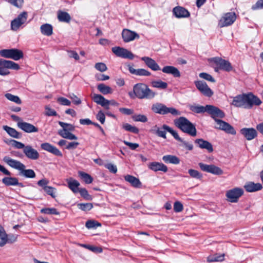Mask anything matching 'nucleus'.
I'll return each mask as SVG.
<instances>
[{
    "label": "nucleus",
    "mask_w": 263,
    "mask_h": 263,
    "mask_svg": "<svg viewBox=\"0 0 263 263\" xmlns=\"http://www.w3.org/2000/svg\"><path fill=\"white\" fill-rule=\"evenodd\" d=\"M190 109L196 114L208 112L216 122L218 126L216 128L224 131L226 133L235 135L236 132L234 128L228 123L217 118H223L225 114L223 111L217 107L212 105H206L205 106L192 105L189 106Z\"/></svg>",
    "instance_id": "nucleus-1"
},
{
    "label": "nucleus",
    "mask_w": 263,
    "mask_h": 263,
    "mask_svg": "<svg viewBox=\"0 0 263 263\" xmlns=\"http://www.w3.org/2000/svg\"><path fill=\"white\" fill-rule=\"evenodd\" d=\"M261 101L252 93H242L234 97L232 104L237 107L251 109L253 105L259 106Z\"/></svg>",
    "instance_id": "nucleus-2"
},
{
    "label": "nucleus",
    "mask_w": 263,
    "mask_h": 263,
    "mask_svg": "<svg viewBox=\"0 0 263 263\" xmlns=\"http://www.w3.org/2000/svg\"><path fill=\"white\" fill-rule=\"evenodd\" d=\"M128 95L131 98L137 97L139 99H151L154 98L156 93L147 85L139 83L134 86L133 92H129Z\"/></svg>",
    "instance_id": "nucleus-3"
},
{
    "label": "nucleus",
    "mask_w": 263,
    "mask_h": 263,
    "mask_svg": "<svg viewBox=\"0 0 263 263\" xmlns=\"http://www.w3.org/2000/svg\"><path fill=\"white\" fill-rule=\"evenodd\" d=\"M175 125L182 132L188 135L195 137L197 135L195 126L187 118L180 117L174 120Z\"/></svg>",
    "instance_id": "nucleus-4"
},
{
    "label": "nucleus",
    "mask_w": 263,
    "mask_h": 263,
    "mask_svg": "<svg viewBox=\"0 0 263 263\" xmlns=\"http://www.w3.org/2000/svg\"><path fill=\"white\" fill-rule=\"evenodd\" d=\"M153 112L160 115H166L168 113L174 116L180 115V112L174 107H167L166 105L160 103L154 104L152 106Z\"/></svg>",
    "instance_id": "nucleus-5"
},
{
    "label": "nucleus",
    "mask_w": 263,
    "mask_h": 263,
    "mask_svg": "<svg viewBox=\"0 0 263 263\" xmlns=\"http://www.w3.org/2000/svg\"><path fill=\"white\" fill-rule=\"evenodd\" d=\"M20 68V65L12 61L0 59V75L2 76H7L10 74L9 69L18 70Z\"/></svg>",
    "instance_id": "nucleus-6"
},
{
    "label": "nucleus",
    "mask_w": 263,
    "mask_h": 263,
    "mask_svg": "<svg viewBox=\"0 0 263 263\" xmlns=\"http://www.w3.org/2000/svg\"><path fill=\"white\" fill-rule=\"evenodd\" d=\"M28 17V12L23 11L19 14L11 22V29L16 31L20 28L23 27L27 22Z\"/></svg>",
    "instance_id": "nucleus-7"
},
{
    "label": "nucleus",
    "mask_w": 263,
    "mask_h": 263,
    "mask_svg": "<svg viewBox=\"0 0 263 263\" xmlns=\"http://www.w3.org/2000/svg\"><path fill=\"white\" fill-rule=\"evenodd\" d=\"M1 57L11 59L15 61L19 60L23 58V52L22 50L16 48L3 49L0 50Z\"/></svg>",
    "instance_id": "nucleus-8"
},
{
    "label": "nucleus",
    "mask_w": 263,
    "mask_h": 263,
    "mask_svg": "<svg viewBox=\"0 0 263 263\" xmlns=\"http://www.w3.org/2000/svg\"><path fill=\"white\" fill-rule=\"evenodd\" d=\"M201 171L204 172L212 174L215 175H221L223 174V170L214 164H207L202 162L198 163Z\"/></svg>",
    "instance_id": "nucleus-9"
},
{
    "label": "nucleus",
    "mask_w": 263,
    "mask_h": 263,
    "mask_svg": "<svg viewBox=\"0 0 263 263\" xmlns=\"http://www.w3.org/2000/svg\"><path fill=\"white\" fill-rule=\"evenodd\" d=\"M243 190L239 187H235L228 190L226 194L228 200L231 202H237L238 199L243 195Z\"/></svg>",
    "instance_id": "nucleus-10"
},
{
    "label": "nucleus",
    "mask_w": 263,
    "mask_h": 263,
    "mask_svg": "<svg viewBox=\"0 0 263 263\" xmlns=\"http://www.w3.org/2000/svg\"><path fill=\"white\" fill-rule=\"evenodd\" d=\"M210 62H213L217 66H219V69L226 71L229 72L231 71L233 67L231 64L228 61L222 59L219 57L211 58L209 60Z\"/></svg>",
    "instance_id": "nucleus-11"
},
{
    "label": "nucleus",
    "mask_w": 263,
    "mask_h": 263,
    "mask_svg": "<svg viewBox=\"0 0 263 263\" xmlns=\"http://www.w3.org/2000/svg\"><path fill=\"white\" fill-rule=\"evenodd\" d=\"M236 19V15L235 12L226 13L220 20L218 25L221 28L231 25Z\"/></svg>",
    "instance_id": "nucleus-12"
},
{
    "label": "nucleus",
    "mask_w": 263,
    "mask_h": 263,
    "mask_svg": "<svg viewBox=\"0 0 263 263\" xmlns=\"http://www.w3.org/2000/svg\"><path fill=\"white\" fill-rule=\"evenodd\" d=\"M111 50L118 57L130 60H132L134 58V54L130 51L122 47L115 46L111 48Z\"/></svg>",
    "instance_id": "nucleus-13"
},
{
    "label": "nucleus",
    "mask_w": 263,
    "mask_h": 263,
    "mask_svg": "<svg viewBox=\"0 0 263 263\" xmlns=\"http://www.w3.org/2000/svg\"><path fill=\"white\" fill-rule=\"evenodd\" d=\"M195 84L197 88L204 96L210 97L213 95V91L205 82L197 81L195 82Z\"/></svg>",
    "instance_id": "nucleus-14"
},
{
    "label": "nucleus",
    "mask_w": 263,
    "mask_h": 263,
    "mask_svg": "<svg viewBox=\"0 0 263 263\" xmlns=\"http://www.w3.org/2000/svg\"><path fill=\"white\" fill-rule=\"evenodd\" d=\"M122 37L125 43H128L135 39H139V35L136 32L128 29H123L122 31Z\"/></svg>",
    "instance_id": "nucleus-15"
},
{
    "label": "nucleus",
    "mask_w": 263,
    "mask_h": 263,
    "mask_svg": "<svg viewBox=\"0 0 263 263\" xmlns=\"http://www.w3.org/2000/svg\"><path fill=\"white\" fill-rule=\"evenodd\" d=\"M41 148L45 151H47L55 156L62 157L63 154L62 152L55 146L52 145L49 143L45 142L41 144Z\"/></svg>",
    "instance_id": "nucleus-16"
},
{
    "label": "nucleus",
    "mask_w": 263,
    "mask_h": 263,
    "mask_svg": "<svg viewBox=\"0 0 263 263\" xmlns=\"http://www.w3.org/2000/svg\"><path fill=\"white\" fill-rule=\"evenodd\" d=\"M240 133L249 141L252 140L257 136L256 130L252 127L242 128L240 130Z\"/></svg>",
    "instance_id": "nucleus-17"
},
{
    "label": "nucleus",
    "mask_w": 263,
    "mask_h": 263,
    "mask_svg": "<svg viewBox=\"0 0 263 263\" xmlns=\"http://www.w3.org/2000/svg\"><path fill=\"white\" fill-rule=\"evenodd\" d=\"M23 153L27 158L31 160H37L40 157L38 152L29 145L26 146Z\"/></svg>",
    "instance_id": "nucleus-18"
},
{
    "label": "nucleus",
    "mask_w": 263,
    "mask_h": 263,
    "mask_svg": "<svg viewBox=\"0 0 263 263\" xmlns=\"http://www.w3.org/2000/svg\"><path fill=\"white\" fill-rule=\"evenodd\" d=\"M17 125L20 129L27 133H36L39 131L36 127L26 122H18Z\"/></svg>",
    "instance_id": "nucleus-19"
},
{
    "label": "nucleus",
    "mask_w": 263,
    "mask_h": 263,
    "mask_svg": "<svg viewBox=\"0 0 263 263\" xmlns=\"http://www.w3.org/2000/svg\"><path fill=\"white\" fill-rule=\"evenodd\" d=\"M3 161L10 167L15 170H17L19 172L24 165V164L22 163L20 161L13 159L10 158V157L7 156H5L3 158Z\"/></svg>",
    "instance_id": "nucleus-20"
},
{
    "label": "nucleus",
    "mask_w": 263,
    "mask_h": 263,
    "mask_svg": "<svg viewBox=\"0 0 263 263\" xmlns=\"http://www.w3.org/2000/svg\"><path fill=\"white\" fill-rule=\"evenodd\" d=\"M195 143L197 146L201 149H205L209 153H212L213 151L212 144L209 141L203 139H197L195 140Z\"/></svg>",
    "instance_id": "nucleus-21"
},
{
    "label": "nucleus",
    "mask_w": 263,
    "mask_h": 263,
    "mask_svg": "<svg viewBox=\"0 0 263 263\" xmlns=\"http://www.w3.org/2000/svg\"><path fill=\"white\" fill-rule=\"evenodd\" d=\"M148 167L154 172L161 171L166 173L168 171V168L166 165L162 163L156 161L148 163Z\"/></svg>",
    "instance_id": "nucleus-22"
},
{
    "label": "nucleus",
    "mask_w": 263,
    "mask_h": 263,
    "mask_svg": "<svg viewBox=\"0 0 263 263\" xmlns=\"http://www.w3.org/2000/svg\"><path fill=\"white\" fill-rule=\"evenodd\" d=\"M174 15L177 18L188 17L190 13L187 10L183 7L177 6L173 10Z\"/></svg>",
    "instance_id": "nucleus-23"
},
{
    "label": "nucleus",
    "mask_w": 263,
    "mask_h": 263,
    "mask_svg": "<svg viewBox=\"0 0 263 263\" xmlns=\"http://www.w3.org/2000/svg\"><path fill=\"white\" fill-rule=\"evenodd\" d=\"M141 60L144 61L146 66L154 71H157L161 69L159 65L153 59L148 57H143L141 58Z\"/></svg>",
    "instance_id": "nucleus-24"
},
{
    "label": "nucleus",
    "mask_w": 263,
    "mask_h": 263,
    "mask_svg": "<svg viewBox=\"0 0 263 263\" xmlns=\"http://www.w3.org/2000/svg\"><path fill=\"white\" fill-rule=\"evenodd\" d=\"M68 188L74 193H78L80 190V182L76 179L70 177L66 180Z\"/></svg>",
    "instance_id": "nucleus-25"
},
{
    "label": "nucleus",
    "mask_w": 263,
    "mask_h": 263,
    "mask_svg": "<svg viewBox=\"0 0 263 263\" xmlns=\"http://www.w3.org/2000/svg\"><path fill=\"white\" fill-rule=\"evenodd\" d=\"M244 188L248 192H255L261 190L262 189V186L260 183H255L250 181L246 183Z\"/></svg>",
    "instance_id": "nucleus-26"
},
{
    "label": "nucleus",
    "mask_w": 263,
    "mask_h": 263,
    "mask_svg": "<svg viewBox=\"0 0 263 263\" xmlns=\"http://www.w3.org/2000/svg\"><path fill=\"white\" fill-rule=\"evenodd\" d=\"M124 178L125 180L129 183L132 186L135 188L141 187L142 183L138 178L130 175H125Z\"/></svg>",
    "instance_id": "nucleus-27"
},
{
    "label": "nucleus",
    "mask_w": 263,
    "mask_h": 263,
    "mask_svg": "<svg viewBox=\"0 0 263 263\" xmlns=\"http://www.w3.org/2000/svg\"><path fill=\"white\" fill-rule=\"evenodd\" d=\"M128 69L130 73L139 76H149L151 72L145 69L139 68L136 69L132 66L128 65Z\"/></svg>",
    "instance_id": "nucleus-28"
},
{
    "label": "nucleus",
    "mask_w": 263,
    "mask_h": 263,
    "mask_svg": "<svg viewBox=\"0 0 263 263\" xmlns=\"http://www.w3.org/2000/svg\"><path fill=\"white\" fill-rule=\"evenodd\" d=\"M163 72L167 74H171L175 78H179L181 76L179 70L173 66H165L162 69Z\"/></svg>",
    "instance_id": "nucleus-29"
},
{
    "label": "nucleus",
    "mask_w": 263,
    "mask_h": 263,
    "mask_svg": "<svg viewBox=\"0 0 263 263\" xmlns=\"http://www.w3.org/2000/svg\"><path fill=\"white\" fill-rule=\"evenodd\" d=\"M59 124L62 127V129H60L58 131L59 135L67 132H72L75 129V126L71 124L65 123L62 121H59Z\"/></svg>",
    "instance_id": "nucleus-30"
},
{
    "label": "nucleus",
    "mask_w": 263,
    "mask_h": 263,
    "mask_svg": "<svg viewBox=\"0 0 263 263\" xmlns=\"http://www.w3.org/2000/svg\"><path fill=\"white\" fill-rule=\"evenodd\" d=\"M3 128L11 137L16 139H20L22 137L21 133L18 132L15 129L12 127L7 125H4Z\"/></svg>",
    "instance_id": "nucleus-31"
},
{
    "label": "nucleus",
    "mask_w": 263,
    "mask_h": 263,
    "mask_svg": "<svg viewBox=\"0 0 263 263\" xmlns=\"http://www.w3.org/2000/svg\"><path fill=\"white\" fill-rule=\"evenodd\" d=\"M26 166L24 164L19 172V175L27 178H34L35 173L32 169H25Z\"/></svg>",
    "instance_id": "nucleus-32"
},
{
    "label": "nucleus",
    "mask_w": 263,
    "mask_h": 263,
    "mask_svg": "<svg viewBox=\"0 0 263 263\" xmlns=\"http://www.w3.org/2000/svg\"><path fill=\"white\" fill-rule=\"evenodd\" d=\"M41 32L42 34L46 36H50L53 34V27L49 24H44L41 26Z\"/></svg>",
    "instance_id": "nucleus-33"
},
{
    "label": "nucleus",
    "mask_w": 263,
    "mask_h": 263,
    "mask_svg": "<svg viewBox=\"0 0 263 263\" xmlns=\"http://www.w3.org/2000/svg\"><path fill=\"white\" fill-rule=\"evenodd\" d=\"M162 160L166 163L178 164L180 163V159L177 156L171 155H167L163 156Z\"/></svg>",
    "instance_id": "nucleus-34"
},
{
    "label": "nucleus",
    "mask_w": 263,
    "mask_h": 263,
    "mask_svg": "<svg viewBox=\"0 0 263 263\" xmlns=\"http://www.w3.org/2000/svg\"><path fill=\"white\" fill-rule=\"evenodd\" d=\"M58 18L60 22L69 23L71 17L67 12L59 11L58 13Z\"/></svg>",
    "instance_id": "nucleus-35"
},
{
    "label": "nucleus",
    "mask_w": 263,
    "mask_h": 263,
    "mask_svg": "<svg viewBox=\"0 0 263 263\" xmlns=\"http://www.w3.org/2000/svg\"><path fill=\"white\" fill-rule=\"evenodd\" d=\"M152 131L156 134L158 137L166 139V132L167 130L163 128V125L161 128H159L157 125L153 127Z\"/></svg>",
    "instance_id": "nucleus-36"
},
{
    "label": "nucleus",
    "mask_w": 263,
    "mask_h": 263,
    "mask_svg": "<svg viewBox=\"0 0 263 263\" xmlns=\"http://www.w3.org/2000/svg\"><path fill=\"white\" fill-rule=\"evenodd\" d=\"M97 88L99 91L103 95L110 94L112 92V89L108 86L105 85L103 83L99 84Z\"/></svg>",
    "instance_id": "nucleus-37"
},
{
    "label": "nucleus",
    "mask_w": 263,
    "mask_h": 263,
    "mask_svg": "<svg viewBox=\"0 0 263 263\" xmlns=\"http://www.w3.org/2000/svg\"><path fill=\"white\" fill-rule=\"evenodd\" d=\"M224 259V254L210 255L207 257V261L209 262L215 261H222Z\"/></svg>",
    "instance_id": "nucleus-38"
},
{
    "label": "nucleus",
    "mask_w": 263,
    "mask_h": 263,
    "mask_svg": "<svg viewBox=\"0 0 263 263\" xmlns=\"http://www.w3.org/2000/svg\"><path fill=\"white\" fill-rule=\"evenodd\" d=\"M17 178L13 177H5L2 179V182L6 186H15Z\"/></svg>",
    "instance_id": "nucleus-39"
},
{
    "label": "nucleus",
    "mask_w": 263,
    "mask_h": 263,
    "mask_svg": "<svg viewBox=\"0 0 263 263\" xmlns=\"http://www.w3.org/2000/svg\"><path fill=\"white\" fill-rule=\"evenodd\" d=\"M152 87L161 89H166L167 87V83L161 80L152 81L151 82Z\"/></svg>",
    "instance_id": "nucleus-40"
},
{
    "label": "nucleus",
    "mask_w": 263,
    "mask_h": 263,
    "mask_svg": "<svg viewBox=\"0 0 263 263\" xmlns=\"http://www.w3.org/2000/svg\"><path fill=\"white\" fill-rule=\"evenodd\" d=\"M79 176L86 184H90L93 181L92 177L88 174L84 172L80 171L78 172Z\"/></svg>",
    "instance_id": "nucleus-41"
},
{
    "label": "nucleus",
    "mask_w": 263,
    "mask_h": 263,
    "mask_svg": "<svg viewBox=\"0 0 263 263\" xmlns=\"http://www.w3.org/2000/svg\"><path fill=\"white\" fill-rule=\"evenodd\" d=\"M7 242V234L4 229L0 226V246H4Z\"/></svg>",
    "instance_id": "nucleus-42"
},
{
    "label": "nucleus",
    "mask_w": 263,
    "mask_h": 263,
    "mask_svg": "<svg viewBox=\"0 0 263 263\" xmlns=\"http://www.w3.org/2000/svg\"><path fill=\"white\" fill-rule=\"evenodd\" d=\"M92 99L97 104L102 105H104V102L107 100L103 96L99 94H93Z\"/></svg>",
    "instance_id": "nucleus-43"
},
{
    "label": "nucleus",
    "mask_w": 263,
    "mask_h": 263,
    "mask_svg": "<svg viewBox=\"0 0 263 263\" xmlns=\"http://www.w3.org/2000/svg\"><path fill=\"white\" fill-rule=\"evenodd\" d=\"M41 213L48 215H59L60 214L59 212L54 208H43L41 210Z\"/></svg>",
    "instance_id": "nucleus-44"
},
{
    "label": "nucleus",
    "mask_w": 263,
    "mask_h": 263,
    "mask_svg": "<svg viewBox=\"0 0 263 263\" xmlns=\"http://www.w3.org/2000/svg\"><path fill=\"white\" fill-rule=\"evenodd\" d=\"M163 128L166 129L167 132H169L171 135L174 137V138L180 141H182V139L179 137L178 135L177 132L174 130H173L172 128H171L170 126H168L167 125L164 124L163 125Z\"/></svg>",
    "instance_id": "nucleus-45"
},
{
    "label": "nucleus",
    "mask_w": 263,
    "mask_h": 263,
    "mask_svg": "<svg viewBox=\"0 0 263 263\" xmlns=\"http://www.w3.org/2000/svg\"><path fill=\"white\" fill-rule=\"evenodd\" d=\"M5 97L9 100L15 102L17 104H20L22 103L21 100L20 98L17 96H14L11 93H7L5 95Z\"/></svg>",
    "instance_id": "nucleus-46"
},
{
    "label": "nucleus",
    "mask_w": 263,
    "mask_h": 263,
    "mask_svg": "<svg viewBox=\"0 0 263 263\" xmlns=\"http://www.w3.org/2000/svg\"><path fill=\"white\" fill-rule=\"evenodd\" d=\"M101 226V224L100 223L92 220H87L85 223L86 227L88 229L97 228Z\"/></svg>",
    "instance_id": "nucleus-47"
},
{
    "label": "nucleus",
    "mask_w": 263,
    "mask_h": 263,
    "mask_svg": "<svg viewBox=\"0 0 263 263\" xmlns=\"http://www.w3.org/2000/svg\"><path fill=\"white\" fill-rule=\"evenodd\" d=\"M123 128L126 131L132 132L134 134H138L139 133V129L128 123H125L123 125Z\"/></svg>",
    "instance_id": "nucleus-48"
},
{
    "label": "nucleus",
    "mask_w": 263,
    "mask_h": 263,
    "mask_svg": "<svg viewBox=\"0 0 263 263\" xmlns=\"http://www.w3.org/2000/svg\"><path fill=\"white\" fill-rule=\"evenodd\" d=\"M81 196L85 199L87 200H91L92 199V196L89 194L87 190L85 188H81L79 190Z\"/></svg>",
    "instance_id": "nucleus-49"
},
{
    "label": "nucleus",
    "mask_w": 263,
    "mask_h": 263,
    "mask_svg": "<svg viewBox=\"0 0 263 263\" xmlns=\"http://www.w3.org/2000/svg\"><path fill=\"white\" fill-rule=\"evenodd\" d=\"M188 173L190 176L193 178L201 179L202 178V174L197 170L190 169L188 171Z\"/></svg>",
    "instance_id": "nucleus-50"
},
{
    "label": "nucleus",
    "mask_w": 263,
    "mask_h": 263,
    "mask_svg": "<svg viewBox=\"0 0 263 263\" xmlns=\"http://www.w3.org/2000/svg\"><path fill=\"white\" fill-rule=\"evenodd\" d=\"M132 119L136 122H141L145 123L147 121V118L146 116L144 115H135L132 116Z\"/></svg>",
    "instance_id": "nucleus-51"
},
{
    "label": "nucleus",
    "mask_w": 263,
    "mask_h": 263,
    "mask_svg": "<svg viewBox=\"0 0 263 263\" xmlns=\"http://www.w3.org/2000/svg\"><path fill=\"white\" fill-rule=\"evenodd\" d=\"M78 208L84 211H88L93 208V205L91 203H79L78 204Z\"/></svg>",
    "instance_id": "nucleus-52"
},
{
    "label": "nucleus",
    "mask_w": 263,
    "mask_h": 263,
    "mask_svg": "<svg viewBox=\"0 0 263 263\" xmlns=\"http://www.w3.org/2000/svg\"><path fill=\"white\" fill-rule=\"evenodd\" d=\"M8 3L18 9H21L24 4V0H8Z\"/></svg>",
    "instance_id": "nucleus-53"
},
{
    "label": "nucleus",
    "mask_w": 263,
    "mask_h": 263,
    "mask_svg": "<svg viewBox=\"0 0 263 263\" xmlns=\"http://www.w3.org/2000/svg\"><path fill=\"white\" fill-rule=\"evenodd\" d=\"M59 135L63 138L67 139L69 140H77L78 139V137L74 134H72L71 132H67L66 133L61 134Z\"/></svg>",
    "instance_id": "nucleus-54"
},
{
    "label": "nucleus",
    "mask_w": 263,
    "mask_h": 263,
    "mask_svg": "<svg viewBox=\"0 0 263 263\" xmlns=\"http://www.w3.org/2000/svg\"><path fill=\"white\" fill-rule=\"evenodd\" d=\"M95 67L100 72H104L107 69L106 64L102 62L97 63L95 65Z\"/></svg>",
    "instance_id": "nucleus-55"
},
{
    "label": "nucleus",
    "mask_w": 263,
    "mask_h": 263,
    "mask_svg": "<svg viewBox=\"0 0 263 263\" xmlns=\"http://www.w3.org/2000/svg\"><path fill=\"white\" fill-rule=\"evenodd\" d=\"M10 142L11 143L12 145L16 148L18 149H25L26 146L22 142L17 141L15 140H11Z\"/></svg>",
    "instance_id": "nucleus-56"
},
{
    "label": "nucleus",
    "mask_w": 263,
    "mask_h": 263,
    "mask_svg": "<svg viewBox=\"0 0 263 263\" xmlns=\"http://www.w3.org/2000/svg\"><path fill=\"white\" fill-rule=\"evenodd\" d=\"M199 76L201 78L205 79L210 82H215V80L213 78V77L211 75H210V74H208L207 73L202 72V73H200Z\"/></svg>",
    "instance_id": "nucleus-57"
},
{
    "label": "nucleus",
    "mask_w": 263,
    "mask_h": 263,
    "mask_svg": "<svg viewBox=\"0 0 263 263\" xmlns=\"http://www.w3.org/2000/svg\"><path fill=\"white\" fill-rule=\"evenodd\" d=\"M104 166L112 173L116 174L117 172V166L115 164H113L111 163H108L105 164Z\"/></svg>",
    "instance_id": "nucleus-58"
},
{
    "label": "nucleus",
    "mask_w": 263,
    "mask_h": 263,
    "mask_svg": "<svg viewBox=\"0 0 263 263\" xmlns=\"http://www.w3.org/2000/svg\"><path fill=\"white\" fill-rule=\"evenodd\" d=\"M44 190L47 194L50 195L52 198H54L55 197V195L54 194L55 191V188L48 186L47 187H45Z\"/></svg>",
    "instance_id": "nucleus-59"
},
{
    "label": "nucleus",
    "mask_w": 263,
    "mask_h": 263,
    "mask_svg": "<svg viewBox=\"0 0 263 263\" xmlns=\"http://www.w3.org/2000/svg\"><path fill=\"white\" fill-rule=\"evenodd\" d=\"M57 101L62 105L70 106L71 102L67 99L64 97L58 98Z\"/></svg>",
    "instance_id": "nucleus-60"
},
{
    "label": "nucleus",
    "mask_w": 263,
    "mask_h": 263,
    "mask_svg": "<svg viewBox=\"0 0 263 263\" xmlns=\"http://www.w3.org/2000/svg\"><path fill=\"white\" fill-rule=\"evenodd\" d=\"M97 120H98L101 124H103L105 121V116L104 113L102 111L100 110L96 116Z\"/></svg>",
    "instance_id": "nucleus-61"
},
{
    "label": "nucleus",
    "mask_w": 263,
    "mask_h": 263,
    "mask_svg": "<svg viewBox=\"0 0 263 263\" xmlns=\"http://www.w3.org/2000/svg\"><path fill=\"white\" fill-rule=\"evenodd\" d=\"M45 115L47 116H56L57 115V112L48 106L45 107Z\"/></svg>",
    "instance_id": "nucleus-62"
},
{
    "label": "nucleus",
    "mask_w": 263,
    "mask_h": 263,
    "mask_svg": "<svg viewBox=\"0 0 263 263\" xmlns=\"http://www.w3.org/2000/svg\"><path fill=\"white\" fill-rule=\"evenodd\" d=\"M174 210L175 212H180L183 210V205L179 201H176L174 204Z\"/></svg>",
    "instance_id": "nucleus-63"
},
{
    "label": "nucleus",
    "mask_w": 263,
    "mask_h": 263,
    "mask_svg": "<svg viewBox=\"0 0 263 263\" xmlns=\"http://www.w3.org/2000/svg\"><path fill=\"white\" fill-rule=\"evenodd\" d=\"M261 9H263V0H258L252 6V9L254 10Z\"/></svg>",
    "instance_id": "nucleus-64"
}]
</instances>
